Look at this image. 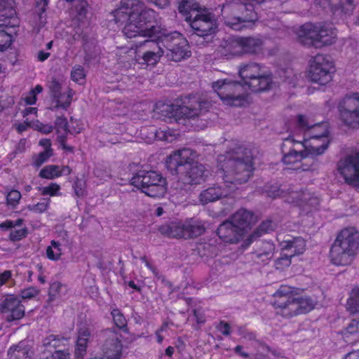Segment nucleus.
<instances>
[{
	"instance_id": "36",
	"label": "nucleus",
	"mask_w": 359,
	"mask_h": 359,
	"mask_svg": "<svg viewBox=\"0 0 359 359\" xmlns=\"http://www.w3.org/2000/svg\"><path fill=\"white\" fill-rule=\"evenodd\" d=\"M274 228V224L271 220L263 222L259 227L252 234H250L245 241V248L248 247L253 241L255 238L261 236L263 233H269Z\"/></svg>"
},
{
	"instance_id": "1",
	"label": "nucleus",
	"mask_w": 359,
	"mask_h": 359,
	"mask_svg": "<svg viewBox=\"0 0 359 359\" xmlns=\"http://www.w3.org/2000/svg\"><path fill=\"white\" fill-rule=\"evenodd\" d=\"M114 20L123 26L128 38L155 37L161 41L166 57L175 62L189 58L191 55L187 40L179 32L168 33L159 26L149 27L156 20V12L140 0H121L112 12Z\"/></svg>"
},
{
	"instance_id": "48",
	"label": "nucleus",
	"mask_w": 359,
	"mask_h": 359,
	"mask_svg": "<svg viewBox=\"0 0 359 359\" xmlns=\"http://www.w3.org/2000/svg\"><path fill=\"white\" fill-rule=\"evenodd\" d=\"M291 259L290 257L280 250V257L275 261V266L277 269L283 270L291 264Z\"/></svg>"
},
{
	"instance_id": "34",
	"label": "nucleus",
	"mask_w": 359,
	"mask_h": 359,
	"mask_svg": "<svg viewBox=\"0 0 359 359\" xmlns=\"http://www.w3.org/2000/svg\"><path fill=\"white\" fill-rule=\"evenodd\" d=\"M274 250V245L271 242H263L257 246L254 254L258 262L264 264L272 258Z\"/></svg>"
},
{
	"instance_id": "3",
	"label": "nucleus",
	"mask_w": 359,
	"mask_h": 359,
	"mask_svg": "<svg viewBox=\"0 0 359 359\" xmlns=\"http://www.w3.org/2000/svg\"><path fill=\"white\" fill-rule=\"evenodd\" d=\"M243 83L229 79H219L212 83L213 90L218 95L224 104L242 106L245 98L241 90L248 86L252 91L265 90L271 88V76L264 68L256 63L243 66L239 71Z\"/></svg>"
},
{
	"instance_id": "43",
	"label": "nucleus",
	"mask_w": 359,
	"mask_h": 359,
	"mask_svg": "<svg viewBox=\"0 0 359 359\" xmlns=\"http://www.w3.org/2000/svg\"><path fill=\"white\" fill-rule=\"evenodd\" d=\"M65 80L62 77H52L48 83V88L50 93V96H53L61 92Z\"/></svg>"
},
{
	"instance_id": "37",
	"label": "nucleus",
	"mask_w": 359,
	"mask_h": 359,
	"mask_svg": "<svg viewBox=\"0 0 359 359\" xmlns=\"http://www.w3.org/2000/svg\"><path fill=\"white\" fill-rule=\"evenodd\" d=\"M186 226V238L201 236L205 231L203 224L198 220H194L193 219H187Z\"/></svg>"
},
{
	"instance_id": "10",
	"label": "nucleus",
	"mask_w": 359,
	"mask_h": 359,
	"mask_svg": "<svg viewBox=\"0 0 359 359\" xmlns=\"http://www.w3.org/2000/svg\"><path fill=\"white\" fill-rule=\"evenodd\" d=\"M130 182L132 185L152 198L164 196L168 189L166 179L156 171H139Z\"/></svg>"
},
{
	"instance_id": "38",
	"label": "nucleus",
	"mask_w": 359,
	"mask_h": 359,
	"mask_svg": "<svg viewBox=\"0 0 359 359\" xmlns=\"http://www.w3.org/2000/svg\"><path fill=\"white\" fill-rule=\"evenodd\" d=\"M346 309L351 313H359V285H355L349 292Z\"/></svg>"
},
{
	"instance_id": "45",
	"label": "nucleus",
	"mask_w": 359,
	"mask_h": 359,
	"mask_svg": "<svg viewBox=\"0 0 359 359\" xmlns=\"http://www.w3.org/2000/svg\"><path fill=\"white\" fill-rule=\"evenodd\" d=\"M65 341H67V339L57 335L50 334L44 339L43 343L46 347L56 348L61 344H64Z\"/></svg>"
},
{
	"instance_id": "4",
	"label": "nucleus",
	"mask_w": 359,
	"mask_h": 359,
	"mask_svg": "<svg viewBox=\"0 0 359 359\" xmlns=\"http://www.w3.org/2000/svg\"><path fill=\"white\" fill-rule=\"evenodd\" d=\"M297 138L302 141L309 153L318 156L327 149L330 140V125L327 121L318 122L316 116L312 113L299 114L297 116Z\"/></svg>"
},
{
	"instance_id": "26",
	"label": "nucleus",
	"mask_w": 359,
	"mask_h": 359,
	"mask_svg": "<svg viewBox=\"0 0 359 359\" xmlns=\"http://www.w3.org/2000/svg\"><path fill=\"white\" fill-rule=\"evenodd\" d=\"M218 51L221 55L226 58L242 55L239 37L224 41L219 47Z\"/></svg>"
},
{
	"instance_id": "18",
	"label": "nucleus",
	"mask_w": 359,
	"mask_h": 359,
	"mask_svg": "<svg viewBox=\"0 0 359 359\" xmlns=\"http://www.w3.org/2000/svg\"><path fill=\"white\" fill-rule=\"evenodd\" d=\"M0 312L6 314L8 321L21 319L25 315L24 306L14 294H6L0 298Z\"/></svg>"
},
{
	"instance_id": "27",
	"label": "nucleus",
	"mask_w": 359,
	"mask_h": 359,
	"mask_svg": "<svg viewBox=\"0 0 359 359\" xmlns=\"http://www.w3.org/2000/svg\"><path fill=\"white\" fill-rule=\"evenodd\" d=\"M70 173L71 169L67 165H49L41 170L39 176L41 178L52 180L62 175H68Z\"/></svg>"
},
{
	"instance_id": "12",
	"label": "nucleus",
	"mask_w": 359,
	"mask_h": 359,
	"mask_svg": "<svg viewBox=\"0 0 359 359\" xmlns=\"http://www.w3.org/2000/svg\"><path fill=\"white\" fill-rule=\"evenodd\" d=\"M339 120L349 130H359V92H350L337 103Z\"/></svg>"
},
{
	"instance_id": "19",
	"label": "nucleus",
	"mask_w": 359,
	"mask_h": 359,
	"mask_svg": "<svg viewBox=\"0 0 359 359\" xmlns=\"http://www.w3.org/2000/svg\"><path fill=\"white\" fill-rule=\"evenodd\" d=\"M230 219L245 236L252 226L257 223L259 217L250 210L240 209L231 216Z\"/></svg>"
},
{
	"instance_id": "52",
	"label": "nucleus",
	"mask_w": 359,
	"mask_h": 359,
	"mask_svg": "<svg viewBox=\"0 0 359 359\" xmlns=\"http://www.w3.org/2000/svg\"><path fill=\"white\" fill-rule=\"evenodd\" d=\"M111 316L114 323L117 327L121 328L126 325V318L118 309H113L111 311Z\"/></svg>"
},
{
	"instance_id": "47",
	"label": "nucleus",
	"mask_w": 359,
	"mask_h": 359,
	"mask_svg": "<svg viewBox=\"0 0 359 359\" xmlns=\"http://www.w3.org/2000/svg\"><path fill=\"white\" fill-rule=\"evenodd\" d=\"M41 194L43 196L48 195L50 196H60V186L57 183H50L46 187L40 188Z\"/></svg>"
},
{
	"instance_id": "40",
	"label": "nucleus",
	"mask_w": 359,
	"mask_h": 359,
	"mask_svg": "<svg viewBox=\"0 0 359 359\" xmlns=\"http://www.w3.org/2000/svg\"><path fill=\"white\" fill-rule=\"evenodd\" d=\"M338 1L341 2V8L346 12L352 10L353 5L359 3V0H319L318 4L326 8L330 4L335 6Z\"/></svg>"
},
{
	"instance_id": "59",
	"label": "nucleus",
	"mask_w": 359,
	"mask_h": 359,
	"mask_svg": "<svg viewBox=\"0 0 359 359\" xmlns=\"http://www.w3.org/2000/svg\"><path fill=\"white\" fill-rule=\"evenodd\" d=\"M46 359H69V353L62 351H57Z\"/></svg>"
},
{
	"instance_id": "6",
	"label": "nucleus",
	"mask_w": 359,
	"mask_h": 359,
	"mask_svg": "<svg viewBox=\"0 0 359 359\" xmlns=\"http://www.w3.org/2000/svg\"><path fill=\"white\" fill-rule=\"evenodd\" d=\"M359 251V231L353 227L342 229L332 244L330 257L337 266L351 264Z\"/></svg>"
},
{
	"instance_id": "7",
	"label": "nucleus",
	"mask_w": 359,
	"mask_h": 359,
	"mask_svg": "<svg viewBox=\"0 0 359 359\" xmlns=\"http://www.w3.org/2000/svg\"><path fill=\"white\" fill-rule=\"evenodd\" d=\"M222 12L225 24L234 30L250 27L257 20L253 5L242 0H234L226 4Z\"/></svg>"
},
{
	"instance_id": "56",
	"label": "nucleus",
	"mask_w": 359,
	"mask_h": 359,
	"mask_svg": "<svg viewBox=\"0 0 359 359\" xmlns=\"http://www.w3.org/2000/svg\"><path fill=\"white\" fill-rule=\"evenodd\" d=\"M23 220L22 219H18L15 221L12 220H6L1 223H0V228L4 230H8L10 229L15 228V226H20L22 225Z\"/></svg>"
},
{
	"instance_id": "53",
	"label": "nucleus",
	"mask_w": 359,
	"mask_h": 359,
	"mask_svg": "<svg viewBox=\"0 0 359 359\" xmlns=\"http://www.w3.org/2000/svg\"><path fill=\"white\" fill-rule=\"evenodd\" d=\"M27 234V228L13 230L11 231L9 238L13 241H18L25 238Z\"/></svg>"
},
{
	"instance_id": "33",
	"label": "nucleus",
	"mask_w": 359,
	"mask_h": 359,
	"mask_svg": "<svg viewBox=\"0 0 359 359\" xmlns=\"http://www.w3.org/2000/svg\"><path fill=\"white\" fill-rule=\"evenodd\" d=\"M11 25H0V51H3L8 48L13 41V33L11 28L18 25V21L16 18L13 19Z\"/></svg>"
},
{
	"instance_id": "55",
	"label": "nucleus",
	"mask_w": 359,
	"mask_h": 359,
	"mask_svg": "<svg viewBox=\"0 0 359 359\" xmlns=\"http://www.w3.org/2000/svg\"><path fill=\"white\" fill-rule=\"evenodd\" d=\"M83 130L82 123L75 119L71 118L69 124H68V133H79Z\"/></svg>"
},
{
	"instance_id": "39",
	"label": "nucleus",
	"mask_w": 359,
	"mask_h": 359,
	"mask_svg": "<svg viewBox=\"0 0 359 359\" xmlns=\"http://www.w3.org/2000/svg\"><path fill=\"white\" fill-rule=\"evenodd\" d=\"M63 254L62 244L55 240H52L46 250V257L51 261H59Z\"/></svg>"
},
{
	"instance_id": "60",
	"label": "nucleus",
	"mask_w": 359,
	"mask_h": 359,
	"mask_svg": "<svg viewBox=\"0 0 359 359\" xmlns=\"http://www.w3.org/2000/svg\"><path fill=\"white\" fill-rule=\"evenodd\" d=\"M283 74H284L283 77L285 78V81H287L289 83H293L294 80L297 79V76L294 74L293 71L290 69L283 71ZM280 76H282V75H280Z\"/></svg>"
},
{
	"instance_id": "11",
	"label": "nucleus",
	"mask_w": 359,
	"mask_h": 359,
	"mask_svg": "<svg viewBox=\"0 0 359 359\" xmlns=\"http://www.w3.org/2000/svg\"><path fill=\"white\" fill-rule=\"evenodd\" d=\"M209 103L202 102L196 96L186 97L182 105L164 104L161 110L162 116L168 118H175L176 121L182 118H194L208 110Z\"/></svg>"
},
{
	"instance_id": "25",
	"label": "nucleus",
	"mask_w": 359,
	"mask_h": 359,
	"mask_svg": "<svg viewBox=\"0 0 359 359\" xmlns=\"http://www.w3.org/2000/svg\"><path fill=\"white\" fill-rule=\"evenodd\" d=\"M204 8L196 0H180L178 10L184 17L187 22L194 18V15Z\"/></svg>"
},
{
	"instance_id": "54",
	"label": "nucleus",
	"mask_w": 359,
	"mask_h": 359,
	"mask_svg": "<svg viewBox=\"0 0 359 359\" xmlns=\"http://www.w3.org/2000/svg\"><path fill=\"white\" fill-rule=\"evenodd\" d=\"M39 291L34 287H27L21 291L20 297L22 299H30L36 297Z\"/></svg>"
},
{
	"instance_id": "30",
	"label": "nucleus",
	"mask_w": 359,
	"mask_h": 359,
	"mask_svg": "<svg viewBox=\"0 0 359 359\" xmlns=\"http://www.w3.org/2000/svg\"><path fill=\"white\" fill-rule=\"evenodd\" d=\"M73 95L74 91L70 88H67L63 93L55 94L51 97V108L66 109L69 107Z\"/></svg>"
},
{
	"instance_id": "15",
	"label": "nucleus",
	"mask_w": 359,
	"mask_h": 359,
	"mask_svg": "<svg viewBox=\"0 0 359 359\" xmlns=\"http://www.w3.org/2000/svg\"><path fill=\"white\" fill-rule=\"evenodd\" d=\"M334 69V62L330 57L317 55L310 61L308 76L312 81L325 85L332 80Z\"/></svg>"
},
{
	"instance_id": "8",
	"label": "nucleus",
	"mask_w": 359,
	"mask_h": 359,
	"mask_svg": "<svg viewBox=\"0 0 359 359\" xmlns=\"http://www.w3.org/2000/svg\"><path fill=\"white\" fill-rule=\"evenodd\" d=\"M297 35L304 45L321 47L335 42L337 31L330 24L308 22L299 28Z\"/></svg>"
},
{
	"instance_id": "13",
	"label": "nucleus",
	"mask_w": 359,
	"mask_h": 359,
	"mask_svg": "<svg viewBox=\"0 0 359 359\" xmlns=\"http://www.w3.org/2000/svg\"><path fill=\"white\" fill-rule=\"evenodd\" d=\"M335 175L346 184L359 187V151L353 150L342 156L337 163Z\"/></svg>"
},
{
	"instance_id": "17",
	"label": "nucleus",
	"mask_w": 359,
	"mask_h": 359,
	"mask_svg": "<svg viewBox=\"0 0 359 359\" xmlns=\"http://www.w3.org/2000/svg\"><path fill=\"white\" fill-rule=\"evenodd\" d=\"M297 131H292L290 137L285 140L286 143L292 144V149L283 158V161L287 165H292L299 162L302 158L314 156L309 153V149L302 143V141L296 137Z\"/></svg>"
},
{
	"instance_id": "32",
	"label": "nucleus",
	"mask_w": 359,
	"mask_h": 359,
	"mask_svg": "<svg viewBox=\"0 0 359 359\" xmlns=\"http://www.w3.org/2000/svg\"><path fill=\"white\" fill-rule=\"evenodd\" d=\"M239 39L242 54L255 53L262 49L263 42L259 38L239 37Z\"/></svg>"
},
{
	"instance_id": "50",
	"label": "nucleus",
	"mask_w": 359,
	"mask_h": 359,
	"mask_svg": "<svg viewBox=\"0 0 359 359\" xmlns=\"http://www.w3.org/2000/svg\"><path fill=\"white\" fill-rule=\"evenodd\" d=\"M21 198V194L17 190H11L6 196V201L8 205L16 207Z\"/></svg>"
},
{
	"instance_id": "24",
	"label": "nucleus",
	"mask_w": 359,
	"mask_h": 359,
	"mask_svg": "<svg viewBox=\"0 0 359 359\" xmlns=\"http://www.w3.org/2000/svg\"><path fill=\"white\" fill-rule=\"evenodd\" d=\"M90 339V332L85 326L79 329L74 355L77 359H83L86 353L88 344Z\"/></svg>"
},
{
	"instance_id": "5",
	"label": "nucleus",
	"mask_w": 359,
	"mask_h": 359,
	"mask_svg": "<svg viewBox=\"0 0 359 359\" xmlns=\"http://www.w3.org/2000/svg\"><path fill=\"white\" fill-rule=\"evenodd\" d=\"M272 297V305L276 312L285 318L308 313L317 304L316 299L307 296H299L294 288L287 285H281Z\"/></svg>"
},
{
	"instance_id": "49",
	"label": "nucleus",
	"mask_w": 359,
	"mask_h": 359,
	"mask_svg": "<svg viewBox=\"0 0 359 359\" xmlns=\"http://www.w3.org/2000/svg\"><path fill=\"white\" fill-rule=\"evenodd\" d=\"M50 205V199H46L43 201L39 202L35 205H29L27 208L36 213L44 212Z\"/></svg>"
},
{
	"instance_id": "16",
	"label": "nucleus",
	"mask_w": 359,
	"mask_h": 359,
	"mask_svg": "<svg viewBox=\"0 0 359 359\" xmlns=\"http://www.w3.org/2000/svg\"><path fill=\"white\" fill-rule=\"evenodd\" d=\"M195 33L201 36L214 34L217 28V20L206 9L194 15V18L189 22Z\"/></svg>"
},
{
	"instance_id": "9",
	"label": "nucleus",
	"mask_w": 359,
	"mask_h": 359,
	"mask_svg": "<svg viewBox=\"0 0 359 359\" xmlns=\"http://www.w3.org/2000/svg\"><path fill=\"white\" fill-rule=\"evenodd\" d=\"M280 196L290 204L297 207L302 214H309L320 208V199L316 192L307 187H292L273 195Z\"/></svg>"
},
{
	"instance_id": "46",
	"label": "nucleus",
	"mask_w": 359,
	"mask_h": 359,
	"mask_svg": "<svg viewBox=\"0 0 359 359\" xmlns=\"http://www.w3.org/2000/svg\"><path fill=\"white\" fill-rule=\"evenodd\" d=\"M55 130L58 135V139L65 137L68 133V123L65 118L58 117L55 121Z\"/></svg>"
},
{
	"instance_id": "2",
	"label": "nucleus",
	"mask_w": 359,
	"mask_h": 359,
	"mask_svg": "<svg viewBox=\"0 0 359 359\" xmlns=\"http://www.w3.org/2000/svg\"><path fill=\"white\" fill-rule=\"evenodd\" d=\"M248 151L241 147H238L233 154L228 152L226 156L218 157V166L222 173L225 187L222 186L210 187L202 191L199 200L202 204L214 202L223 196H227L233 188L228 184L246 182L252 173L251 161L247 155Z\"/></svg>"
},
{
	"instance_id": "61",
	"label": "nucleus",
	"mask_w": 359,
	"mask_h": 359,
	"mask_svg": "<svg viewBox=\"0 0 359 359\" xmlns=\"http://www.w3.org/2000/svg\"><path fill=\"white\" fill-rule=\"evenodd\" d=\"M160 8H165L170 4V0H147Z\"/></svg>"
},
{
	"instance_id": "14",
	"label": "nucleus",
	"mask_w": 359,
	"mask_h": 359,
	"mask_svg": "<svg viewBox=\"0 0 359 359\" xmlns=\"http://www.w3.org/2000/svg\"><path fill=\"white\" fill-rule=\"evenodd\" d=\"M149 38L151 39L135 44L133 49L135 51V59L138 63L154 67L165 54V50L160 40L155 37Z\"/></svg>"
},
{
	"instance_id": "35",
	"label": "nucleus",
	"mask_w": 359,
	"mask_h": 359,
	"mask_svg": "<svg viewBox=\"0 0 359 359\" xmlns=\"http://www.w3.org/2000/svg\"><path fill=\"white\" fill-rule=\"evenodd\" d=\"M342 335L348 343L359 340V319L352 320L342 332Z\"/></svg>"
},
{
	"instance_id": "57",
	"label": "nucleus",
	"mask_w": 359,
	"mask_h": 359,
	"mask_svg": "<svg viewBox=\"0 0 359 359\" xmlns=\"http://www.w3.org/2000/svg\"><path fill=\"white\" fill-rule=\"evenodd\" d=\"M13 0H0V11L9 9L11 15L15 14V11L12 8Z\"/></svg>"
},
{
	"instance_id": "29",
	"label": "nucleus",
	"mask_w": 359,
	"mask_h": 359,
	"mask_svg": "<svg viewBox=\"0 0 359 359\" xmlns=\"http://www.w3.org/2000/svg\"><path fill=\"white\" fill-rule=\"evenodd\" d=\"M33 352L25 341L10 347L8 351V359H32Z\"/></svg>"
},
{
	"instance_id": "20",
	"label": "nucleus",
	"mask_w": 359,
	"mask_h": 359,
	"mask_svg": "<svg viewBox=\"0 0 359 359\" xmlns=\"http://www.w3.org/2000/svg\"><path fill=\"white\" fill-rule=\"evenodd\" d=\"M196 154L189 149H182L170 154L166 160L167 168L170 170H175L177 167L187 165V167L192 164Z\"/></svg>"
},
{
	"instance_id": "41",
	"label": "nucleus",
	"mask_w": 359,
	"mask_h": 359,
	"mask_svg": "<svg viewBox=\"0 0 359 359\" xmlns=\"http://www.w3.org/2000/svg\"><path fill=\"white\" fill-rule=\"evenodd\" d=\"M43 90V87L41 85H37L36 87L30 90L28 94L25 95L21 101L20 105L26 107L27 105H32L36 103V95L41 93Z\"/></svg>"
},
{
	"instance_id": "28",
	"label": "nucleus",
	"mask_w": 359,
	"mask_h": 359,
	"mask_svg": "<svg viewBox=\"0 0 359 359\" xmlns=\"http://www.w3.org/2000/svg\"><path fill=\"white\" fill-rule=\"evenodd\" d=\"M187 220L182 222H171L168 225L162 226L160 231L162 233L172 238H186Z\"/></svg>"
},
{
	"instance_id": "21",
	"label": "nucleus",
	"mask_w": 359,
	"mask_h": 359,
	"mask_svg": "<svg viewBox=\"0 0 359 359\" xmlns=\"http://www.w3.org/2000/svg\"><path fill=\"white\" fill-rule=\"evenodd\" d=\"M219 237L226 243H236L245 236L231 219L224 222L217 229Z\"/></svg>"
},
{
	"instance_id": "22",
	"label": "nucleus",
	"mask_w": 359,
	"mask_h": 359,
	"mask_svg": "<svg viewBox=\"0 0 359 359\" xmlns=\"http://www.w3.org/2000/svg\"><path fill=\"white\" fill-rule=\"evenodd\" d=\"M185 174L181 177L184 184H200L204 181L207 176L208 171L204 165L197 163H193L186 168Z\"/></svg>"
},
{
	"instance_id": "51",
	"label": "nucleus",
	"mask_w": 359,
	"mask_h": 359,
	"mask_svg": "<svg viewBox=\"0 0 359 359\" xmlns=\"http://www.w3.org/2000/svg\"><path fill=\"white\" fill-rule=\"evenodd\" d=\"M53 155L52 149H44L43 151L41 152L34 161V163L36 166L39 167L42 163L46 162Z\"/></svg>"
},
{
	"instance_id": "58",
	"label": "nucleus",
	"mask_w": 359,
	"mask_h": 359,
	"mask_svg": "<svg viewBox=\"0 0 359 359\" xmlns=\"http://www.w3.org/2000/svg\"><path fill=\"white\" fill-rule=\"evenodd\" d=\"M12 271L10 270L0 272V287L4 285L12 278Z\"/></svg>"
},
{
	"instance_id": "44",
	"label": "nucleus",
	"mask_w": 359,
	"mask_h": 359,
	"mask_svg": "<svg viewBox=\"0 0 359 359\" xmlns=\"http://www.w3.org/2000/svg\"><path fill=\"white\" fill-rule=\"evenodd\" d=\"M71 79L73 81L79 84L83 83L86 79L84 68L79 65L74 66L71 71Z\"/></svg>"
},
{
	"instance_id": "64",
	"label": "nucleus",
	"mask_w": 359,
	"mask_h": 359,
	"mask_svg": "<svg viewBox=\"0 0 359 359\" xmlns=\"http://www.w3.org/2000/svg\"><path fill=\"white\" fill-rule=\"evenodd\" d=\"M344 359H359V350L348 353L345 355Z\"/></svg>"
},
{
	"instance_id": "62",
	"label": "nucleus",
	"mask_w": 359,
	"mask_h": 359,
	"mask_svg": "<svg viewBox=\"0 0 359 359\" xmlns=\"http://www.w3.org/2000/svg\"><path fill=\"white\" fill-rule=\"evenodd\" d=\"M62 287V285L60 283H58V282L53 283L50 285V290H49V294L50 296H55L60 292Z\"/></svg>"
},
{
	"instance_id": "42",
	"label": "nucleus",
	"mask_w": 359,
	"mask_h": 359,
	"mask_svg": "<svg viewBox=\"0 0 359 359\" xmlns=\"http://www.w3.org/2000/svg\"><path fill=\"white\" fill-rule=\"evenodd\" d=\"M154 134V137L158 140L165 141L168 142H171L174 141L177 137L178 136V133L173 130L168 129L163 130L159 129L156 130Z\"/></svg>"
},
{
	"instance_id": "23",
	"label": "nucleus",
	"mask_w": 359,
	"mask_h": 359,
	"mask_svg": "<svg viewBox=\"0 0 359 359\" xmlns=\"http://www.w3.org/2000/svg\"><path fill=\"white\" fill-rule=\"evenodd\" d=\"M280 250L291 258L302 255L306 250V242L300 238L283 241L280 243Z\"/></svg>"
},
{
	"instance_id": "63",
	"label": "nucleus",
	"mask_w": 359,
	"mask_h": 359,
	"mask_svg": "<svg viewBox=\"0 0 359 359\" xmlns=\"http://www.w3.org/2000/svg\"><path fill=\"white\" fill-rule=\"evenodd\" d=\"M219 330L225 335L230 334V326L226 323H221L218 326Z\"/></svg>"
},
{
	"instance_id": "31",
	"label": "nucleus",
	"mask_w": 359,
	"mask_h": 359,
	"mask_svg": "<svg viewBox=\"0 0 359 359\" xmlns=\"http://www.w3.org/2000/svg\"><path fill=\"white\" fill-rule=\"evenodd\" d=\"M123 345L116 338L106 341L104 346V355L107 359H120L122 354Z\"/></svg>"
}]
</instances>
